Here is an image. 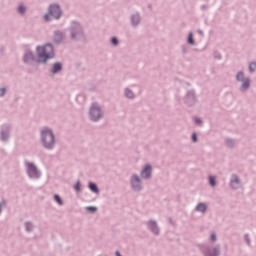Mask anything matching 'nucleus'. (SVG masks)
Masks as SVG:
<instances>
[{"instance_id": "28", "label": "nucleus", "mask_w": 256, "mask_h": 256, "mask_svg": "<svg viewBox=\"0 0 256 256\" xmlns=\"http://www.w3.org/2000/svg\"><path fill=\"white\" fill-rule=\"evenodd\" d=\"M27 11V8L23 5H20L18 7V13H20V15H25V12Z\"/></svg>"}, {"instance_id": "44", "label": "nucleus", "mask_w": 256, "mask_h": 256, "mask_svg": "<svg viewBox=\"0 0 256 256\" xmlns=\"http://www.w3.org/2000/svg\"><path fill=\"white\" fill-rule=\"evenodd\" d=\"M148 7H149L150 9H152V8H153V6H152L151 4H149V5H148Z\"/></svg>"}, {"instance_id": "16", "label": "nucleus", "mask_w": 256, "mask_h": 256, "mask_svg": "<svg viewBox=\"0 0 256 256\" xmlns=\"http://www.w3.org/2000/svg\"><path fill=\"white\" fill-rule=\"evenodd\" d=\"M230 187L233 189V191H237L241 187V179H239V176L237 174H232L230 179Z\"/></svg>"}, {"instance_id": "41", "label": "nucleus", "mask_w": 256, "mask_h": 256, "mask_svg": "<svg viewBox=\"0 0 256 256\" xmlns=\"http://www.w3.org/2000/svg\"><path fill=\"white\" fill-rule=\"evenodd\" d=\"M115 255H116V256H122V255H121V252H119V250H117V251L115 252Z\"/></svg>"}, {"instance_id": "20", "label": "nucleus", "mask_w": 256, "mask_h": 256, "mask_svg": "<svg viewBox=\"0 0 256 256\" xmlns=\"http://www.w3.org/2000/svg\"><path fill=\"white\" fill-rule=\"evenodd\" d=\"M24 226H25V231L27 233H32L33 229H35V224H33V222H31V221H26L24 223Z\"/></svg>"}, {"instance_id": "37", "label": "nucleus", "mask_w": 256, "mask_h": 256, "mask_svg": "<svg viewBox=\"0 0 256 256\" xmlns=\"http://www.w3.org/2000/svg\"><path fill=\"white\" fill-rule=\"evenodd\" d=\"M214 59H218L219 61H221V59H223V57L221 56V53L214 52Z\"/></svg>"}, {"instance_id": "42", "label": "nucleus", "mask_w": 256, "mask_h": 256, "mask_svg": "<svg viewBox=\"0 0 256 256\" xmlns=\"http://www.w3.org/2000/svg\"><path fill=\"white\" fill-rule=\"evenodd\" d=\"M197 32L199 33V35H203V30L199 29Z\"/></svg>"}, {"instance_id": "8", "label": "nucleus", "mask_w": 256, "mask_h": 256, "mask_svg": "<svg viewBox=\"0 0 256 256\" xmlns=\"http://www.w3.org/2000/svg\"><path fill=\"white\" fill-rule=\"evenodd\" d=\"M130 187L134 193H141L143 191V181L137 174H132L130 177Z\"/></svg>"}, {"instance_id": "39", "label": "nucleus", "mask_w": 256, "mask_h": 256, "mask_svg": "<svg viewBox=\"0 0 256 256\" xmlns=\"http://www.w3.org/2000/svg\"><path fill=\"white\" fill-rule=\"evenodd\" d=\"M200 9H201L202 11H207V9H209V6L203 4V5H201Z\"/></svg>"}, {"instance_id": "27", "label": "nucleus", "mask_w": 256, "mask_h": 256, "mask_svg": "<svg viewBox=\"0 0 256 256\" xmlns=\"http://www.w3.org/2000/svg\"><path fill=\"white\" fill-rule=\"evenodd\" d=\"M54 201H56L58 205H63V199L61 198V196H59V194L54 195Z\"/></svg>"}, {"instance_id": "4", "label": "nucleus", "mask_w": 256, "mask_h": 256, "mask_svg": "<svg viewBox=\"0 0 256 256\" xmlns=\"http://www.w3.org/2000/svg\"><path fill=\"white\" fill-rule=\"evenodd\" d=\"M61 17H63V9H61V5L52 3L48 6V13L44 15V21H46V23H51L53 19L59 21Z\"/></svg>"}, {"instance_id": "21", "label": "nucleus", "mask_w": 256, "mask_h": 256, "mask_svg": "<svg viewBox=\"0 0 256 256\" xmlns=\"http://www.w3.org/2000/svg\"><path fill=\"white\" fill-rule=\"evenodd\" d=\"M88 188L90 189V191L92 193L99 194V186H97V184H95V182H89Z\"/></svg>"}, {"instance_id": "17", "label": "nucleus", "mask_w": 256, "mask_h": 256, "mask_svg": "<svg viewBox=\"0 0 256 256\" xmlns=\"http://www.w3.org/2000/svg\"><path fill=\"white\" fill-rule=\"evenodd\" d=\"M130 24L132 25V27H139V25H141V13H132L130 15Z\"/></svg>"}, {"instance_id": "7", "label": "nucleus", "mask_w": 256, "mask_h": 256, "mask_svg": "<svg viewBox=\"0 0 256 256\" xmlns=\"http://www.w3.org/2000/svg\"><path fill=\"white\" fill-rule=\"evenodd\" d=\"M236 81L238 83H242L240 86V91L242 93H245L251 87V78L245 77V72L238 71L236 74Z\"/></svg>"}, {"instance_id": "6", "label": "nucleus", "mask_w": 256, "mask_h": 256, "mask_svg": "<svg viewBox=\"0 0 256 256\" xmlns=\"http://www.w3.org/2000/svg\"><path fill=\"white\" fill-rule=\"evenodd\" d=\"M103 118V109L97 103H92L89 108V119L93 123H98Z\"/></svg>"}, {"instance_id": "18", "label": "nucleus", "mask_w": 256, "mask_h": 256, "mask_svg": "<svg viewBox=\"0 0 256 256\" xmlns=\"http://www.w3.org/2000/svg\"><path fill=\"white\" fill-rule=\"evenodd\" d=\"M63 71V63L62 62H55L52 64V68L50 69V73L52 75H57Z\"/></svg>"}, {"instance_id": "10", "label": "nucleus", "mask_w": 256, "mask_h": 256, "mask_svg": "<svg viewBox=\"0 0 256 256\" xmlns=\"http://www.w3.org/2000/svg\"><path fill=\"white\" fill-rule=\"evenodd\" d=\"M204 256H221V244L206 246L203 250Z\"/></svg>"}, {"instance_id": "24", "label": "nucleus", "mask_w": 256, "mask_h": 256, "mask_svg": "<svg viewBox=\"0 0 256 256\" xmlns=\"http://www.w3.org/2000/svg\"><path fill=\"white\" fill-rule=\"evenodd\" d=\"M209 185L211 187H216V185H217V177H215L213 175L209 176Z\"/></svg>"}, {"instance_id": "43", "label": "nucleus", "mask_w": 256, "mask_h": 256, "mask_svg": "<svg viewBox=\"0 0 256 256\" xmlns=\"http://www.w3.org/2000/svg\"><path fill=\"white\" fill-rule=\"evenodd\" d=\"M1 213H3V209L1 208V204H0V215Z\"/></svg>"}, {"instance_id": "12", "label": "nucleus", "mask_w": 256, "mask_h": 256, "mask_svg": "<svg viewBox=\"0 0 256 256\" xmlns=\"http://www.w3.org/2000/svg\"><path fill=\"white\" fill-rule=\"evenodd\" d=\"M145 225L150 233L153 235L159 236L161 235V228H159V224L153 219L145 222Z\"/></svg>"}, {"instance_id": "32", "label": "nucleus", "mask_w": 256, "mask_h": 256, "mask_svg": "<svg viewBox=\"0 0 256 256\" xmlns=\"http://www.w3.org/2000/svg\"><path fill=\"white\" fill-rule=\"evenodd\" d=\"M74 189L75 191H77V193H80L81 191V181H77V183L74 185Z\"/></svg>"}, {"instance_id": "40", "label": "nucleus", "mask_w": 256, "mask_h": 256, "mask_svg": "<svg viewBox=\"0 0 256 256\" xmlns=\"http://www.w3.org/2000/svg\"><path fill=\"white\" fill-rule=\"evenodd\" d=\"M0 205H1V207H3V206H5V205H7V201L2 200V201H1V203H0Z\"/></svg>"}, {"instance_id": "11", "label": "nucleus", "mask_w": 256, "mask_h": 256, "mask_svg": "<svg viewBox=\"0 0 256 256\" xmlns=\"http://www.w3.org/2000/svg\"><path fill=\"white\" fill-rule=\"evenodd\" d=\"M184 103L188 107H194L197 103V95L195 94V90H188L184 97Z\"/></svg>"}, {"instance_id": "2", "label": "nucleus", "mask_w": 256, "mask_h": 256, "mask_svg": "<svg viewBox=\"0 0 256 256\" xmlns=\"http://www.w3.org/2000/svg\"><path fill=\"white\" fill-rule=\"evenodd\" d=\"M36 53L38 56V63L47 65V62L51 59H55V46L53 43H46L43 46H36Z\"/></svg>"}, {"instance_id": "38", "label": "nucleus", "mask_w": 256, "mask_h": 256, "mask_svg": "<svg viewBox=\"0 0 256 256\" xmlns=\"http://www.w3.org/2000/svg\"><path fill=\"white\" fill-rule=\"evenodd\" d=\"M192 141H193V143H197V141H198L197 133L192 134Z\"/></svg>"}, {"instance_id": "36", "label": "nucleus", "mask_w": 256, "mask_h": 256, "mask_svg": "<svg viewBox=\"0 0 256 256\" xmlns=\"http://www.w3.org/2000/svg\"><path fill=\"white\" fill-rule=\"evenodd\" d=\"M5 93H7V88L5 87L0 88V97H5Z\"/></svg>"}, {"instance_id": "1", "label": "nucleus", "mask_w": 256, "mask_h": 256, "mask_svg": "<svg viewBox=\"0 0 256 256\" xmlns=\"http://www.w3.org/2000/svg\"><path fill=\"white\" fill-rule=\"evenodd\" d=\"M67 31L69 32V39L71 41H75L76 43H83V45L88 43L85 27H83L81 22L77 20L70 21V25L68 26Z\"/></svg>"}, {"instance_id": "14", "label": "nucleus", "mask_w": 256, "mask_h": 256, "mask_svg": "<svg viewBox=\"0 0 256 256\" xmlns=\"http://www.w3.org/2000/svg\"><path fill=\"white\" fill-rule=\"evenodd\" d=\"M142 179H151L153 177V166L146 164L140 172Z\"/></svg>"}, {"instance_id": "13", "label": "nucleus", "mask_w": 256, "mask_h": 256, "mask_svg": "<svg viewBox=\"0 0 256 256\" xmlns=\"http://www.w3.org/2000/svg\"><path fill=\"white\" fill-rule=\"evenodd\" d=\"M22 61L24 65H33V63L37 61V58L35 57V53L28 49L25 50L24 55L22 57Z\"/></svg>"}, {"instance_id": "3", "label": "nucleus", "mask_w": 256, "mask_h": 256, "mask_svg": "<svg viewBox=\"0 0 256 256\" xmlns=\"http://www.w3.org/2000/svg\"><path fill=\"white\" fill-rule=\"evenodd\" d=\"M40 143L47 151H53L55 149V133L49 127H44L40 131Z\"/></svg>"}, {"instance_id": "31", "label": "nucleus", "mask_w": 256, "mask_h": 256, "mask_svg": "<svg viewBox=\"0 0 256 256\" xmlns=\"http://www.w3.org/2000/svg\"><path fill=\"white\" fill-rule=\"evenodd\" d=\"M244 240L246 245H248V247H251V238L249 237V234L244 235Z\"/></svg>"}, {"instance_id": "33", "label": "nucleus", "mask_w": 256, "mask_h": 256, "mask_svg": "<svg viewBox=\"0 0 256 256\" xmlns=\"http://www.w3.org/2000/svg\"><path fill=\"white\" fill-rule=\"evenodd\" d=\"M210 241H212V243H217V234L215 232L211 233Z\"/></svg>"}, {"instance_id": "30", "label": "nucleus", "mask_w": 256, "mask_h": 256, "mask_svg": "<svg viewBox=\"0 0 256 256\" xmlns=\"http://www.w3.org/2000/svg\"><path fill=\"white\" fill-rule=\"evenodd\" d=\"M86 211H88V213H95L97 211V207L96 206H87Z\"/></svg>"}, {"instance_id": "35", "label": "nucleus", "mask_w": 256, "mask_h": 256, "mask_svg": "<svg viewBox=\"0 0 256 256\" xmlns=\"http://www.w3.org/2000/svg\"><path fill=\"white\" fill-rule=\"evenodd\" d=\"M194 123L196 125H202L203 124V120H201V118H199V117H195L194 118Z\"/></svg>"}, {"instance_id": "23", "label": "nucleus", "mask_w": 256, "mask_h": 256, "mask_svg": "<svg viewBox=\"0 0 256 256\" xmlns=\"http://www.w3.org/2000/svg\"><path fill=\"white\" fill-rule=\"evenodd\" d=\"M124 95L127 97V99H135V93H133L129 88L124 90Z\"/></svg>"}, {"instance_id": "5", "label": "nucleus", "mask_w": 256, "mask_h": 256, "mask_svg": "<svg viewBox=\"0 0 256 256\" xmlns=\"http://www.w3.org/2000/svg\"><path fill=\"white\" fill-rule=\"evenodd\" d=\"M24 167L26 169V174L30 179H34L35 181L41 179V170L37 168L35 163L25 160Z\"/></svg>"}, {"instance_id": "34", "label": "nucleus", "mask_w": 256, "mask_h": 256, "mask_svg": "<svg viewBox=\"0 0 256 256\" xmlns=\"http://www.w3.org/2000/svg\"><path fill=\"white\" fill-rule=\"evenodd\" d=\"M181 49H182L183 55H187V52L189 51V48L187 47V45H182Z\"/></svg>"}, {"instance_id": "22", "label": "nucleus", "mask_w": 256, "mask_h": 256, "mask_svg": "<svg viewBox=\"0 0 256 256\" xmlns=\"http://www.w3.org/2000/svg\"><path fill=\"white\" fill-rule=\"evenodd\" d=\"M225 145L228 149H233L235 147V139L233 138H226L225 139Z\"/></svg>"}, {"instance_id": "25", "label": "nucleus", "mask_w": 256, "mask_h": 256, "mask_svg": "<svg viewBox=\"0 0 256 256\" xmlns=\"http://www.w3.org/2000/svg\"><path fill=\"white\" fill-rule=\"evenodd\" d=\"M188 45H195V39H193V32H190L187 38Z\"/></svg>"}, {"instance_id": "29", "label": "nucleus", "mask_w": 256, "mask_h": 256, "mask_svg": "<svg viewBox=\"0 0 256 256\" xmlns=\"http://www.w3.org/2000/svg\"><path fill=\"white\" fill-rule=\"evenodd\" d=\"M110 42L112 45H114V47H117V45H119V39L115 36L110 39Z\"/></svg>"}, {"instance_id": "15", "label": "nucleus", "mask_w": 256, "mask_h": 256, "mask_svg": "<svg viewBox=\"0 0 256 256\" xmlns=\"http://www.w3.org/2000/svg\"><path fill=\"white\" fill-rule=\"evenodd\" d=\"M65 37V32H63L62 30H56L53 34V41L56 45H61V43L65 41Z\"/></svg>"}, {"instance_id": "9", "label": "nucleus", "mask_w": 256, "mask_h": 256, "mask_svg": "<svg viewBox=\"0 0 256 256\" xmlns=\"http://www.w3.org/2000/svg\"><path fill=\"white\" fill-rule=\"evenodd\" d=\"M11 139V126L10 124H2L0 127V141L7 143Z\"/></svg>"}, {"instance_id": "19", "label": "nucleus", "mask_w": 256, "mask_h": 256, "mask_svg": "<svg viewBox=\"0 0 256 256\" xmlns=\"http://www.w3.org/2000/svg\"><path fill=\"white\" fill-rule=\"evenodd\" d=\"M195 211L198 213H206L207 212V204L201 202L195 207Z\"/></svg>"}, {"instance_id": "26", "label": "nucleus", "mask_w": 256, "mask_h": 256, "mask_svg": "<svg viewBox=\"0 0 256 256\" xmlns=\"http://www.w3.org/2000/svg\"><path fill=\"white\" fill-rule=\"evenodd\" d=\"M250 73H255L256 72V62H250L249 67H248Z\"/></svg>"}]
</instances>
